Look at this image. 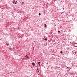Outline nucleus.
Listing matches in <instances>:
<instances>
[{"instance_id": "nucleus-9", "label": "nucleus", "mask_w": 77, "mask_h": 77, "mask_svg": "<svg viewBox=\"0 0 77 77\" xmlns=\"http://www.w3.org/2000/svg\"><path fill=\"white\" fill-rule=\"evenodd\" d=\"M40 63V62H39L38 63V64H39V63Z\"/></svg>"}, {"instance_id": "nucleus-15", "label": "nucleus", "mask_w": 77, "mask_h": 77, "mask_svg": "<svg viewBox=\"0 0 77 77\" xmlns=\"http://www.w3.org/2000/svg\"><path fill=\"white\" fill-rule=\"evenodd\" d=\"M37 70H38V69L37 68Z\"/></svg>"}, {"instance_id": "nucleus-3", "label": "nucleus", "mask_w": 77, "mask_h": 77, "mask_svg": "<svg viewBox=\"0 0 77 77\" xmlns=\"http://www.w3.org/2000/svg\"><path fill=\"white\" fill-rule=\"evenodd\" d=\"M6 45H8H8H9V43H6Z\"/></svg>"}, {"instance_id": "nucleus-18", "label": "nucleus", "mask_w": 77, "mask_h": 77, "mask_svg": "<svg viewBox=\"0 0 77 77\" xmlns=\"http://www.w3.org/2000/svg\"><path fill=\"white\" fill-rule=\"evenodd\" d=\"M67 68H69V67H67Z\"/></svg>"}, {"instance_id": "nucleus-17", "label": "nucleus", "mask_w": 77, "mask_h": 77, "mask_svg": "<svg viewBox=\"0 0 77 77\" xmlns=\"http://www.w3.org/2000/svg\"><path fill=\"white\" fill-rule=\"evenodd\" d=\"M38 72H39V70H38Z\"/></svg>"}, {"instance_id": "nucleus-10", "label": "nucleus", "mask_w": 77, "mask_h": 77, "mask_svg": "<svg viewBox=\"0 0 77 77\" xmlns=\"http://www.w3.org/2000/svg\"><path fill=\"white\" fill-rule=\"evenodd\" d=\"M58 32L59 33H60V31H58Z\"/></svg>"}, {"instance_id": "nucleus-5", "label": "nucleus", "mask_w": 77, "mask_h": 77, "mask_svg": "<svg viewBox=\"0 0 77 77\" xmlns=\"http://www.w3.org/2000/svg\"><path fill=\"white\" fill-rule=\"evenodd\" d=\"M45 41H47V38H45Z\"/></svg>"}, {"instance_id": "nucleus-2", "label": "nucleus", "mask_w": 77, "mask_h": 77, "mask_svg": "<svg viewBox=\"0 0 77 77\" xmlns=\"http://www.w3.org/2000/svg\"><path fill=\"white\" fill-rule=\"evenodd\" d=\"M9 49L10 50H13V49L12 48H9Z\"/></svg>"}, {"instance_id": "nucleus-6", "label": "nucleus", "mask_w": 77, "mask_h": 77, "mask_svg": "<svg viewBox=\"0 0 77 77\" xmlns=\"http://www.w3.org/2000/svg\"><path fill=\"white\" fill-rule=\"evenodd\" d=\"M15 1H14V2H13V3L15 4Z\"/></svg>"}, {"instance_id": "nucleus-8", "label": "nucleus", "mask_w": 77, "mask_h": 77, "mask_svg": "<svg viewBox=\"0 0 77 77\" xmlns=\"http://www.w3.org/2000/svg\"><path fill=\"white\" fill-rule=\"evenodd\" d=\"M60 53H61V54H62V53H63V52H62V51H60Z\"/></svg>"}, {"instance_id": "nucleus-1", "label": "nucleus", "mask_w": 77, "mask_h": 77, "mask_svg": "<svg viewBox=\"0 0 77 77\" xmlns=\"http://www.w3.org/2000/svg\"><path fill=\"white\" fill-rule=\"evenodd\" d=\"M32 65H33V66H35V64L34 63H32Z\"/></svg>"}, {"instance_id": "nucleus-14", "label": "nucleus", "mask_w": 77, "mask_h": 77, "mask_svg": "<svg viewBox=\"0 0 77 77\" xmlns=\"http://www.w3.org/2000/svg\"><path fill=\"white\" fill-rule=\"evenodd\" d=\"M69 68V70L71 69V68Z\"/></svg>"}, {"instance_id": "nucleus-11", "label": "nucleus", "mask_w": 77, "mask_h": 77, "mask_svg": "<svg viewBox=\"0 0 77 77\" xmlns=\"http://www.w3.org/2000/svg\"><path fill=\"white\" fill-rule=\"evenodd\" d=\"M39 66H40V64H38Z\"/></svg>"}, {"instance_id": "nucleus-13", "label": "nucleus", "mask_w": 77, "mask_h": 77, "mask_svg": "<svg viewBox=\"0 0 77 77\" xmlns=\"http://www.w3.org/2000/svg\"><path fill=\"white\" fill-rule=\"evenodd\" d=\"M27 56V55L26 54V56H25V57H26V56Z\"/></svg>"}, {"instance_id": "nucleus-7", "label": "nucleus", "mask_w": 77, "mask_h": 77, "mask_svg": "<svg viewBox=\"0 0 77 77\" xmlns=\"http://www.w3.org/2000/svg\"><path fill=\"white\" fill-rule=\"evenodd\" d=\"M39 15H41V13H39L38 14Z\"/></svg>"}, {"instance_id": "nucleus-4", "label": "nucleus", "mask_w": 77, "mask_h": 77, "mask_svg": "<svg viewBox=\"0 0 77 77\" xmlns=\"http://www.w3.org/2000/svg\"><path fill=\"white\" fill-rule=\"evenodd\" d=\"M45 26H45V27H46L47 25H46V24H45Z\"/></svg>"}, {"instance_id": "nucleus-16", "label": "nucleus", "mask_w": 77, "mask_h": 77, "mask_svg": "<svg viewBox=\"0 0 77 77\" xmlns=\"http://www.w3.org/2000/svg\"><path fill=\"white\" fill-rule=\"evenodd\" d=\"M15 4H17V2H15Z\"/></svg>"}, {"instance_id": "nucleus-12", "label": "nucleus", "mask_w": 77, "mask_h": 77, "mask_svg": "<svg viewBox=\"0 0 77 77\" xmlns=\"http://www.w3.org/2000/svg\"><path fill=\"white\" fill-rule=\"evenodd\" d=\"M22 4H23L24 3V2H22Z\"/></svg>"}]
</instances>
